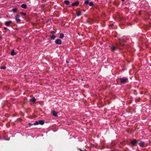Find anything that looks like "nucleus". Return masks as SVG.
<instances>
[{"label":"nucleus","mask_w":151,"mask_h":151,"mask_svg":"<svg viewBox=\"0 0 151 151\" xmlns=\"http://www.w3.org/2000/svg\"><path fill=\"white\" fill-rule=\"evenodd\" d=\"M120 82L121 83L123 84H124L127 82L128 79L127 78H121L120 79Z\"/></svg>","instance_id":"1"},{"label":"nucleus","mask_w":151,"mask_h":151,"mask_svg":"<svg viewBox=\"0 0 151 151\" xmlns=\"http://www.w3.org/2000/svg\"><path fill=\"white\" fill-rule=\"evenodd\" d=\"M62 41L59 39H57L55 41L56 44L58 45H61L62 43Z\"/></svg>","instance_id":"2"},{"label":"nucleus","mask_w":151,"mask_h":151,"mask_svg":"<svg viewBox=\"0 0 151 151\" xmlns=\"http://www.w3.org/2000/svg\"><path fill=\"white\" fill-rule=\"evenodd\" d=\"M19 16L18 15H17L15 17V19L16 21L18 22H20L21 20L19 19Z\"/></svg>","instance_id":"3"},{"label":"nucleus","mask_w":151,"mask_h":151,"mask_svg":"<svg viewBox=\"0 0 151 151\" xmlns=\"http://www.w3.org/2000/svg\"><path fill=\"white\" fill-rule=\"evenodd\" d=\"M12 23V22L11 21H8L6 22H5V24L6 26H9Z\"/></svg>","instance_id":"4"},{"label":"nucleus","mask_w":151,"mask_h":151,"mask_svg":"<svg viewBox=\"0 0 151 151\" xmlns=\"http://www.w3.org/2000/svg\"><path fill=\"white\" fill-rule=\"evenodd\" d=\"M79 4V2L78 1H77L75 3H73L72 4V6H77Z\"/></svg>","instance_id":"5"},{"label":"nucleus","mask_w":151,"mask_h":151,"mask_svg":"<svg viewBox=\"0 0 151 151\" xmlns=\"http://www.w3.org/2000/svg\"><path fill=\"white\" fill-rule=\"evenodd\" d=\"M52 113L54 116H57V112L56 111H52Z\"/></svg>","instance_id":"6"},{"label":"nucleus","mask_w":151,"mask_h":151,"mask_svg":"<svg viewBox=\"0 0 151 151\" xmlns=\"http://www.w3.org/2000/svg\"><path fill=\"white\" fill-rule=\"evenodd\" d=\"M39 124L41 125H43L44 123V122L42 120H40L39 121Z\"/></svg>","instance_id":"7"},{"label":"nucleus","mask_w":151,"mask_h":151,"mask_svg":"<svg viewBox=\"0 0 151 151\" xmlns=\"http://www.w3.org/2000/svg\"><path fill=\"white\" fill-rule=\"evenodd\" d=\"M145 142H140L139 144L140 147H143Z\"/></svg>","instance_id":"8"},{"label":"nucleus","mask_w":151,"mask_h":151,"mask_svg":"<svg viewBox=\"0 0 151 151\" xmlns=\"http://www.w3.org/2000/svg\"><path fill=\"white\" fill-rule=\"evenodd\" d=\"M36 101V99L35 98L33 97L30 100V101L32 102H34Z\"/></svg>","instance_id":"9"},{"label":"nucleus","mask_w":151,"mask_h":151,"mask_svg":"<svg viewBox=\"0 0 151 151\" xmlns=\"http://www.w3.org/2000/svg\"><path fill=\"white\" fill-rule=\"evenodd\" d=\"M16 54V53L14 52V50H12L11 52V55H15Z\"/></svg>","instance_id":"10"},{"label":"nucleus","mask_w":151,"mask_h":151,"mask_svg":"<svg viewBox=\"0 0 151 151\" xmlns=\"http://www.w3.org/2000/svg\"><path fill=\"white\" fill-rule=\"evenodd\" d=\"M76 13L77 16H79L81 15V12L80 11L76 12Z\"/></svg>","instance_id":"11"},{"label":"nucleus","mask_w":151,"mask_h":151,"mask_svg":"<svg viewBox=\"0 0 151 151\" xmlns=\"http://www.w3.org/2000/svg\"><path fill=\"white\" fill-rule=\"evenodd\" d=\"M21 6L24 9H26L27 7V5L25 4H22L21 5Z\"/></svg>","instance_id":"12"},{"label":"nucleus","mask_w":151,"mask_h":151,"mask_svg":"<svg viewBox=\"0 0 151 151\" xmlns=\"http://www.w3.org/2000/svg\"><path fill=\"white\" fill-rule=\"evenodd\" d=\"M116 48L113 46H112L111 47V51H113L115 50Z\"/></svg>","instance_id":"13"},{"label":"nucleus","mask_w":151,"mask_h":151,"mask_svg":"<svg viewBox=\"0 0 151 151\" xmlns=\"http://www.w3.org/2000/svg\"><path fill=\"white\" fill-rule=\"evenodd\" d=\"M64 37V35L63 34L61 33L60 35V38L61 39L63 38Z\"/></svg>","instance_id":"14"},{"label":"nucleus","mask_w":151,"mask_h":151,"mask_svg":"<svg viewBox=\"0 0 151 151\" xmlns=\"http://www.w3.org/2000/svg\"><path fill=\"white\" fill-rule=\"evenodd\" d=\"M64 3L66 5L68 4L69 3V2L68 1H64Z\"/></svg>","instance_id":"15"},{"label":"nucleus","mask_w":151,"mask_h":151,"mask_svg":"<svg viewBox=\"0 0 151 151\" xmlns=\"http://www.w3.org/2000/svg\"><path fill=\"white\" fill-rule=\"evenodd\" d=\"M17 10V8H14L12 9V11L14 12H16Z\"/></svg>","instance_id":"16"},{"label":"nucleus","mask_w":151,"mask_h":151,"mask_svg":"<svg viewBox=\"0 0 151 151\" xmlns=\"http://www.w3.org/2000/svg\"><path fill=\"white\" fill-rule=\"evenodd\" d=\"M20 14L24 16H25L26 15V14L25 13H23L22 12H21L20 13Z\"/></svg>","instance_id":"17"},{"label":"nucleus","mask_w":151,"mask_h":151,"mask_svg":"<svg viewBox=\"0 0 151 151\" xmlns=\"http://www.w3.org/2000/svg\"><path fill=\"white\" fill-rule=\"evenodd\" d=\"M39 124V121H36V122H35L34 123V125H38Z\"/></svg>","instance_id":"18"},{"label":"nucleus","mask_w":151,"mask_h":151,"mask_svg":"<svg viewBox=\"0 0 151 151\" xmlns=\"http://www.w3.org/2000/svg\"><path fill=\"white\" fill-rule=\"evenodd\" d=\"M84 3L85 4H87L89 3V1L88 0H86L85 1Z\"/></svg>","instance_id":"19"},{"label":"nucleus","mask_w":151,"mask_h":151,"mask_svg":"<svg viewBox=\"0 0 151 151\" xmlns=\"http://www.w3.org/2000/svg\"><path fill=\"white\" fill-rule=\"evenodd\" d=\"M89 5L90 6H92L93 5V4L92 2H91L89 3Z\"/></svg>","instance_id":"20"},{"label":"nucleus","mask_w":151,"mask_h":151,"mask_svg":"<svg viewBox=\"0 0 151 151\" xmlns=\"http://www.w3.org/2000/svg\"><path fill=\"white\" fill-rule=\"evenodd\" d=\"M6 68V67L5 66H3V67H0V68L1 69H5Z\"/></svg>","instance_id":"21"},{"label":"nucleus","mask_w":151,"mask_h":151,"mask_svg":"<svg viewBox=\"0 0 151 151\" xmlns=\"http://www.w3.org/2000/svg\"><path fill=\"white\" fill-rule=\"evenodd\" d=\"M55 36H54V35H52L51 37V38L52 39H53V40H54L55 39Z\"/></svg>","instance_id":"22"},{"label":"nucleus","mask_w":151,"mask_h":151,"mask_svg":"<svg viewBox=\"0 0 151 151\" xmlns=\"http://www.w3.org/2000/svg\"><path fill=\"white\" fill-rule=\"evenodd\" d=\"M133 145H135L137 142H131Z\"/></svg>","instance_id":"23"},{"label":"nucleus","mask_w":151,"mask_h":151,"mask_svg":"<svg viewBox=\"0 0 151 151\" xmlns=\"http://www.w3.org/2000/svg\"><path fill=\"white\" fill-rule=\"evenodd\" d=\"M132 142H136V140L135 139H134V140H132Z\"/></svg>","instance_id":"24"},{"label":"nucleus","mask_w":151,"mask_h":151,"mask_svg":"<svg viewBox=\"0 0 151 151\" xmlns=\"http://www.w3.org/2000/svg\"><path fill=\"white\" fill-rule=\"evenodd\" d=\"M29 125L30 126H31L32 125V124H31L30 123H29Z\"/></svg>","instance_id":"25"},{"label":"nucleus","mask_w":151,"mask_h":151,"mask_svg":"<svg viewBox=\"0 0 151 151\" xmlns=\"http://www.w3.org/2000/svg\"><path fill=\"white\" fill-rule=\"evenodd\" d=\"M78 150H79L80 151H82V150L80 148L78 149Z\"/></svg>","instance_id":"26"},{"label":"nucleus","mask_w":151,"mask_h":151,"mask_svg":"<svg viewBox=\"0 0 151 151\" xmlns=\"http://www.w3.org/2000/svg\"><path fill=\"white\" fill-rule=\"evenodd\" d=\"M7 29V28L6 27H5V28H4V29Z\"/></svg>","instance_id":"27"},{"label":"nucleus","mask_w":151,"mask_h":151,"mask_svg":"<svg viewBox=\"0 0 151 151\" xmlns=\"http://www.w3.org/2000/svg\"><path fill=\"white\" fill-rule=\"evenodd\" d=\"M121 1H124V0H121Z\"/></svg>","instance_id":"28"},{"label":"nucleus","mask_w":151,"mask_h":151,"mask_svg":"<svg viewBox=\"0 0 151 151\" xmlns=\"http://www.w3.org/2000/svg\"><path fill=\"white\" fill-rule=\"evenodd\" d=\"M119 42H120V43L121 44V42L120 41H119Z\"/></svg>","instance_id":"29"},{"label":"nucleus","mask_w":151,"mask_h":151,"mask_svg":"<svg viewBox=\"0 0 151 151\" xmlns=\"http://www.w3.org/2000/svg\"><path fill=\"white\" fill-rule=\"evenodd\" d=\"M82 151H85V150H82Z\"/></svg>","instance_id":"30"}]
</instances>
